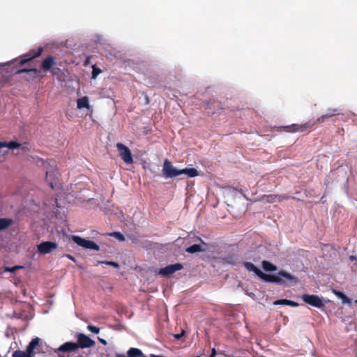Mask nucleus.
I'll return each mask as SVG.
<instances>
[{"label":"nucleus","instance_id":"f257e3e1","mask_svg":"<svg viewBox=\"0 0 357 357\" xmlns=\"http://www.w3.org/2000/svg\"><path fill=\"white\" fill-rule=\"evenodd\" d=\"M342 114V110L338 107H330L328 108L324 114H323L321 116L317 118L316 121H308L305 123L298 125V124H292L291 126H281L279 128V130H284L288 132H304L307 129L312 128L316 123H323L326 122L328 119L332 118L333 116H336L338 115Z\"/></svg>","mask_w":357,"mask_h":357},{"label":"nucleus","instance_id":"f03ea898","mask_svg":"<svg viewBox=\"0 0 357 357\" xmlns=\"http://www.w3.org/2000/svg\"><path fill=\"white\" fill-rule=\"evenodd\" d=\"M17 59H15L10 62L1 63L0 64V89L2 88H6L11 85L12 84V78L11 75L15 74H21L23 73H28L31 74L33 76H36L38 73V70L36 68H17L13 69L10 72L6 71L3 70L1 68L7 64H10L11 63H14Z\"/></svg>","mask_w":357,"mask_h":357},{"label":"nucleus","instance_id":"7ed1b4c3","mask_svg":"<svg viewBox=\"0 0 357 357\" xmlns=\"http://www.w3.org/2000/svg\"><path fill=\"white\" fill-rule=\"evenodd\" d=\"M162 172L165 178H174L181 174H185L188 177L193 178L199 175L198 171L195 168L177 169L168 160L164 161Z\"/></svg>","mask_w":357,"mask_h":357},{"label":"nucleus","instance_id":"20e7f679","mask_svg":"<svg viewBox=\"0 0 357 357\" xmlns=\"http://www.w3.org/2000/svg\"><path fill=\"white\" fill-rule=\"evenodd\" d=\"M268 276L270 278L266 279V282H272L281 286H288L298 282L297 277L284 270L279 271L276 275L268 274Z\"/></svg>","mask_w":357,"mask_h":357},{"label":"nucleus","instance_id":"39448f33","mask_svg":"<svg viewBox=\"0 0 357 357\" xmlns=\"http://www.w3.org/2000/svg\"><path fill=\"white\" fill-rule=\"evenodd\" d=\"M36 163L39 165L41 163L45 169L46 180L49 182V185L52 189L54 188L53 181L55 180V177L57 173L56 169L54 168L55 165H52L50 162L44 160L41 158H37Z\"/></svg>","mask_w":357,"mask_h":357},{"label":"nucleus","instance_id":"423d86ee","mask_svg":"<svg viewBox=\"0 0 357 357\" xmlns=\"http://www.w3.org/2000/svg\"><path fill=\"white\" fill-rule=\"evenodd\" d=\"M40 343V338L36 337L32 339L26 347L25 351L21 350H16L13 354V357H33L34 349Z\"/></svg>","mask_w":357,"mask_h":357},{"label":"nucleus","instance_id":"0eeeda50","mask_svg":"<svg viewBox=\"0 0 357 357\" xmlns=\"http://www.w3.org/2000/svg\"><path fill=\"white\" fill-rule=\"evenodd\" d=\"M43 52V48L42 47H38L36 49L30 50L27 54H25L23 56H20V61L17 64V67L20 68L26 63L33 60L36 57H38L41 55Z\"/></svg>","mask_w":357,"mask_h":357},{"label":"nucleus","instance_id":"6e6552de","mask_svg":"<svg viewBox=\"0 0 357 357\" xmlns=\"http://www.w3.org/2000/svg\"><path fill=\"white\" fill-rule=\"evenodd\" d=\"M116 148L121 158L124 161L125 163L128 165H131L133 163L134 161L132 155L128 147L121 143H118L116 144Z\"/></svg>","mask_w":357,"mask_h":357},{"label":"nucleus","instance_id":"1a4fd4ad","mask_svg":"<svg viewBox=\"0 0 357 357\" xmlns=\"http://www.w3.org/2000/svg\"><path fill=\"white\" fill-rule=\"evenodd\" d=\"M72 239L76 244L86 249H90L96 251L100 250L99 245L92 241L81 238L78 236H73Z\"/></svg>","mask_w":357,"mask_h":357},{"label":"nucleus","instance_id":"9d476101","mask_svg":"<svg viewBox=\"0 0 357 357\" xmlns=\"http://www.w3.org/2000/svg\"><path fill=\"white\" fill-rule=\"evenodd\" d=\"M77 342H75L79 348L85 349L90 348L95 345L94 340L84 333H78L75 335Z\"/></svg>","mask_w":357,"mask_h":357},{"label":"nucleus","instance_id":"9b49d317","mask_svg":"<svg viewBox=\"0 0 357 357\" xmlns=\"http://www.w3.org/2000/svg\"><path fill=\"white\" fill-rule=\"evenodd\" d=\"M301 298L305 303L317 308H321L324 305L322 300L317 295L303 294Z\"/></svg>","mask_w":357,"mask_h":357},{"label":"nucleus","instance_id":"f8f14e48","mask_svg":"<svg viewBox=\"0 0 357 357\" xmlns=\"http://www.w3.org/2000/svg\"><path fill=\"white\" fill-rule=\"evenodd\" d=\"M57 243L52 241H44L38 245V252L42 255L50 253L57 248Z\"/></svg>","mask_w":357,"mask_h":357},{"label":"nucleus","instance_id":"ddd939ff","mask_svg":"<svg viewBox=\"0 0 357 357\" xmlns=\"http://www.w3.org/2000/svg\"><path fill=\"white\" fill-rule=\"evenodd\" d=\"M243 266L250 272H254L259 278H261L264 281H266V279H269L268 274H266L263 273L259 268L255 266L252 263L245 261L243 262Z\"/></svg>","mask_w":357,"mask_h":357},{"label":"nucleus","instance_id":"4468645a","mask_svg":"<svg viewBox=\"0 0 357 357\" xmlns=\"http://www.w3.org/2000/svg\"><path fill=\"white\" fill-rule=\"evenodd\" d=\"M183 268V265L180 263L170 264L165 266V268H162L159 271V274L163 276H169L174 273L176 271L181 270Z\"/></svg>","mask_w":357,"mask_h":357},{"label":"nucleus","instance_id":"2eb2a0df","mask_svg":"<svg viewBox=\"0 0 357 357\" xmlns=\"http://www.w3.org/2000/svg\"><path fill=\"white\" fill-rule=\"evenodd\" d=\"M78 349V346L75 342H66L61 344L56 351V353H71Z\"/></svg>","mask_w":357,"mask_h":357},{"label":"nucleus","instance_id":"dca6fc26","mask_svg":"<svg viewBox=\"0 0 357 357\" xmlns=\"http://www.w3.org/2000/svg\"><path fill=\"white\" fill-rule=\"evenodd\" d=\"M56 64L55 58L52 55H49L42 61L40 68L44 72H48Z\"/></svg>","mask_w":357,"mask_h":357},{"label":"nucleus","instance_id":"f3484780","mask_svg":"<svg viewBox=\"0 0 357 357\" xmlns=\"http://www.w3.org/2000/svg\"><path fill=\"white\" fill-rule=\"evenodd\" d=\"M77 108L82 109L86 108L89 111H92V107L89 104V100L87 96H84L77 100Z\"/></svg>","mask_w":357,"mask_h":357},{"label":"nucleus","instance_id":"a211bd4d","mask_svg":"<svg viewBox=\"0 0 357 357\" xmlns=\"http://www.w3.org/2000/svg\"><path fill=\"white\" fill-rule=\"evenodd\" d=\"M4 147H7L10 149H19L21 147V144L15 141H10L9 142H0V149Z\"/></svg>","mask_w":357,"mask_h":357},{"label":"nucleus","instance_id":"6ab92c4d","mask_svg":"<svg viewBox=\"0 0 357 357\" xmlns=\"http://www.w3.org/2000/svg\"><path fill=\"white\" fill-rule=\"evenodd\" d=\"M13 224V220L7 218H0V231L5 230Z\"/></svg>","mask_w":357,"mask_h":357},{"label":"nucleus","instance_id":"aec40b11","mask_svg":"<svg viewBox=\"0 0 357 357\" xmlns=\"http://www.w3.org/2000/svg\"><path fill=\"white\" fill-rule=\"evenodd\" d=\"M204 251V249L200 245H198V244H194L185 249V252L190 253V254L202 252Z\"/></svg>","mask_w":357,"mask_h":357},{"label":"nucleus","instance_id":"412c9836","mask_svg":"<svg viewBox=\"0 0 357 357\" xmlns=\"http://www.w3.org/2000/svg\"><path fill=\"white\" fill-rule=\"evenodd\" d=\"M261 264H262L263 268L266 271L271 272V271H276L278 270V267L268 261L264 260L262 261Z\"/></svg>","mask_w":357,"mask_h":357},{"label":"nucleus","instance_id":"4be33fe9","mask_svg":"<svg viewBox=\"0 0 357 357\" xmlns=\"http://www.w3.org/2000/svg\"><path fill=\"white\" fill-rule=\"evenodd\" d=\"M335 294L342 299L343 303H351V300L343 292L335 291Z\"/></svg>","mask_w":357,"mask_h":357},{"label":"nucleus","instance_id":"5701e85b","mask_svg":"<svg viewBox=\"0 0 357 357\" xmlns=\"http://www.w3.org/2000/svg\"><path fill=\"white\" fill-rule=\"evenodd\" d=\"M109 236L115 237L116 239H118L119 241H124L125 237L119 231H114L112 233L108 234Z\"/></svg>","mask_w":357,"mask_h":357},{"label":"nucleus","instance_id":"b1692460","mask_svg":"<svg viewBox=\"0 0 357 357\" xmlns=\"http://www.w3.org/2000/svg\"><path fill=\"white\" fill-rule=\"evenodd\" d=\"M98 264H107V265H109V266H112L116 268H119V264L117 263V262H115V261H98Z\"/></svg>","mask_w":357,"mask_h":357},{"label":"nucleus","instance_id":"393cba45","mask_svg":"<svg viewBox=\"0 0 357 357\" xmlns=\"http://www.w3.org/2000/svg\"><path fill=\"white\" fill-rule=\"evenodd\" d=\"M24 266H15L13 267H5L4 271L5 272H9V273H14L17 270L22 269Z\"/></svg>","mask_w":357,"mask_h":357},{"label":"nucleus","instance_id":"a878e982","mask_svg":"<svg viewBox=\"0 0 357 357\" xmlns=\"http://www.w3.org/2000/svg\"><path fill=\"white\" fill-rule=\"evenodd\" d=\"M289 199H296V197H291L287 195H278V202H281L283 200H287Z\"/></svg>","mask_w":357,"mask_h":357},{"label":"nucleus","instance_id":"bb28decb","mask_svg":"<svg viewBox=\"0 0 357 357\" xmlns=\"http://www.w3.org/2000/svg\"><path fill=\"white\" fill-rule=\"evenodd\" d=\"M267 197V202L273 203L278 202V195H268L266 196Z\"/></svg>","mask_w":357,"mask_h":357},{"label":"nucleus","instance_id":"cd10ccee","mask_svg":"<svg viewBox=\"0 0 357 357\" xmlns=\"http://www.w3.org/2000/svg\"><path fill=\"white\" fill-rule=\"evenodd\" d=\"M87 329L91 333L98 334L100 332V328L93 325H88Z\"/></svg>","mask_w":357,"mask_h":357},{"label":"nucleus","instance_id":"c85d7f7f","mask_svg":"<svg viewBox=\"0 0 357 357\" xmlns=\"http://www.w3.org/2000/svg\"><path fill=\"white\" fill-rule=\"evenodd\" d=\"M50 72H51L52 75H54H54H57L58 76L61 73V70L56 65L53 68H51Z\"/></svg>","mask_w":357,"mask_h":357},{"label":"nucleus","instance_id":"c756f323","mask_svg":"<svg viewBox=\"0 0 357 357\" xmlns=\"http://www.w3.org/2000/svg\"><path fill=\"white\" fill-rule=\"evenodd\" d=\"M288 300L287 299H280L275 301L273 304L275 305H287Z\"/></svg>","mask_w":357,"mask_h":357},{"label":"nucleus","instance_id":"7c9ffc66","mask_svg":"<svg viewBox=\"0 0 357 357\" xmlns=\"http://www.w3.org/2000/svg\"><path fill=\"white\" fill-rule=\"evenodd\" d=\"M20 149H21V150L24 153L29 152L30 151V149L28 147L26 143H25L24 145L21 144V147H20Z\"/></svg>","mask_w":357,"mask_h":357},{"label":"nucleus","instance_id":"2f4dec72","mask_svg":"<svg viewBox=\"0 0 357 357\" xmlns=\"http://www.w3.org/2000/svg\"><path fill=\"white\" fill-rule=\"evenodd\" d=\"M287 305L291 306V307H298V303L296 302L288 300Z\"/></svg>","mask_w":357,"mask_h":357},{"label":"nucleus","instance_id":"473e14b6","mask_svg":"<svg viewBox=\"0 0 357 357\" xmlns=\"http://www.w3.org/2000/svg\"><path fill=\"white\" fill-rule=\"evenodd\" d=\"M185 335V332L183 331L181 333L175 334L174 337L176 340H180Z\"/></svg>","mask_w":357,"mask_h":357},{"label":"nucleus","instance_id":"72a5a7b5","mask_svg":"<svg viewBox=\"0 0 357 357\" xmlns=\"http://www.w3.org/2000/svg\"><path fill=\"white\" fill-rule=\"evenodd\" d=\"M63 257H67L68 259H70V260H72L73 261H75V257L73 256L70 255L66 254V255H64Z\"/></svg>","mask_w":357,"mask_h":357},{"label":"nucleus","instance_id":"f704fd0d","mask_svg":"<svg viewBox=\"0 0 357 357\" xmlns=\"http://www.w3.org/2000/svg\"><path fill=\"white\" fill-rule=\"evenodd\" d=\"M100 72V70H97V69H96V68H93V72H92V73H93V77H96V76L97 75V74H98V73H99Z\"/></svg>","mask_w":357,"mask_h":357},{"label":"nucleus","instance_id":"c9c22d12","mask_svg":"<svg viewBox=\"0 0 357 357\" xmlns=\"http://www.w3.org/2000/svg\"><path fill=\"white\" fill-rule=\"evenodd\" d=\"M216 354H217V353H216V350H215V349H214V348H213V349H212V350H211V355H210V356H209V357H215Z\"/></svg>","mask_w":357,"mask_h":357},{"label":"nucleus","instance_id":"e433bc0d","mask_svg":"<svg viewBox=\"0 0 357 357\" xmlns=\"http://www.w3.org/2000/svg\"><path fill=\"white\" fill-rule=\"evenodd\" d=\"M99 341L104 345L107 344V341L104 339L98 337Z\"/></svg>","mask_w":357,"mask_h":357},{"label":"nucleus","instance_id":"4c0bfd02","mask_svg":"<svg viewBox=\"0 0 357 357\" xmlns=\"http://www.w3.org/2000/svg\"><path fill=\"white\" fill-rule=\"evenodd\" d=\"M350 259H351V260H353V259H356V257H355L354 256H351V257H350Z\"/></svg>","mask_w":357,"mask_h":357},{"label":"nucleus","instance_id":"58836bf2","mask_svg":"<svg viewBox=\"0 0 357 357\" xmlns=\"http://www.w3.org/2000/svg\"><path fill=\"white\" fill-rule=\"evenodd\" d=\"M355 302L357 303V300Z\"/></svg>","mask_w":357,"mask_h":357}]
</instances>
